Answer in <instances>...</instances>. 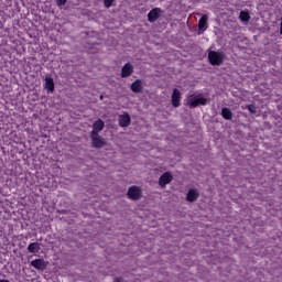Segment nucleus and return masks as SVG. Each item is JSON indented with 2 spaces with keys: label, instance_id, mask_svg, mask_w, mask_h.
<instances>
[{
  "label": "nucleus",
  "instance_id": "f257e3e1",
  "mask_svg": "<svg viewBox=\"0 0 282 282\" xmlns=\"http://www.w3.org/2000/svg\"><path fill=\"white\" fill-rule=\"evenodd\" d=\"M224 58H225L224 52L209 51L208 53V59L212 65H220L221 63H224Z\"/></svg>",
  "mask_w": 282,
  "mask_h": 282
},
{
  "label": "nucleus",
  "instance_id": "f03ea898",
  "mask_svg": "<svg viewBox=\"0 0 282 282\" xmlns=\"http://www.w3.org/2000/svg\"><path fill=\"white\" fill-rule=\"evenodd\" d=\"M128 197L129 199H133L134 202H138L139 199H142V188L140 186H131L128 189Z\"/></svg>",
  "mask_w": 282,
  "mask_h": 282
},
{
  "label": "nucleus",
  "instance_id": "7ed1b4c3",
  "mask_svg": "<svg viewBox=\"0 0 282 282\" xmlns=\"http://www.w3.org/2000/svg\"><path fill=\"white\" fill-rule=\"evenodd\" d=\"M31 265L32 268H35V270L43 272L47 270V265H50V262L45 261V259H35L31 261Z\"/></svg>",
  "mask_w": 282,
  "mask_h": 282
},
{
  "label": "nucleus",
  "instance_id": "20e7f679",
  "mask_svg": "<svg viewBox=\"0 0 282 282\" xmlns=\"http://www.w3.org/2000/svg\"><path fill=\"white\" fill-rule=\"evenodd\" d=\"M44 89H46L47 94H54L55 91L54 78H52V75L50 74L45 75Z\"/></svg>",
  "mask_w": 282,
  "mask_h": 282
},
{
  "label": "nucleus",
  "instance_id": "39448f33",
  "mask_svg": "<svg viewBox=\"0 0 282 282\" xmlns=\"http://www.w3.org/2000/svg\"><path fill=\"white\" fill-rule=\"evenodd\" d=\"M90 138L93 140V147L95 149H102V147H105V144H106L105 138H102L98 134H90Z\"/></svg>",
  "mask_w": 282,
  "mask_h": 282
},
{
  "label": "nucleus",
  "instance_id": "423d86ee",
  "mask_svg": "<svg viewBox=\"0 0 282 282\" xmlns=\"http://www.w3.org/2000/svg\"><path fill=\"white\" fill-rule=\"evenodd\" d=\"M208 102V99L204 97H191L188 99L189 107H199V105H206Z\"/></svg>",
  "mask_w": 282,
  "mask_h": 282
},
{
  "label": "nucleus",
  "instance_id": "0eeeda50",
  "mask_svg": "<svg viewBox=\"0 0 282 282\" xmlns=\"http://www.w3.org/2000/svg\"><path fill=\"white\" fill-rule=\"evenodd\" d=\"M160 14H162V10H160V8L152 9L148 13V21H150V23H155V21L160 19Z\"/></svg>",
  "mask_w": 282,
  "mask_h": 282
},
{
  "label": "nucleus",
  "instance_id": "6e6552de",
  "mask_svg": "<svg viewBox=\"0 0 282 282\" xmlns=\"http://www.w3.org/2000/svg\"><path fill=\"white\" fill-rule=\"evenodd\" d=\"M171 182H173V174L166 172L160 177L159 186L164 188V186H166V184H171Z\"/></svg>",
  "mask_w": 282,
  "mask_h": 282
},
{
  "label": "nucleus",
  "instance_id": "1a4fd4ad",
  "mask_svg": "<svg viewBox=\"0 0 282 282\" xmlns=\"http://www.w3.org/2000/svg\"><path fill=\"white\" fill-rule=\"evenodd\" d=\"M104 129H105V121L98 119V120L93 124L91 135H98V133H100V131H102Z\"/></svg>",
  "mask_w": 282,
  "mask_h": 282
},
{
  "label": "nucleus",
  "instance_id": "9d476101",
  "mask_svg": "<svg viewBox=\"0 0 282 282\" xmlns=\"http://www.w3.org/2000/svg\"><path fill=\"white\" fill-rule=\"evenodd\" d=\"M132 74H133V65H131V63H127L121 69V77L128 78V76H131Z\"/></svg>",
  "mask_w": 282,
  "mask_h": 282
},
{
  "label": "nucleus",
  "instance_id": "9b49d317",
  "mask_svg": "<svg viewBox=\"0 0 282 282\" xmlns=\"http://www.w3.org/2000/svg\"><path fill=\"white\" fill-rule=\"evenodd\" d=\"M131 124V117L129 113H123L119 116V126L120 127H129Z\"/></svg>",
  "mask_w": 282,
  "mask_h": 282
},
{
  "label": "nucleus",
  "instance_id": "f8f14e48",
  "mask_svg": "<svg viewBox=\"0 0 282 282\" xmlns=\"http://www.w3.org/2000/svg\"><path fill=\"white\" fill-rule=\"evenodd\" d=\"M182 97V93H180V89L175 88L173 90L172 95V105L173 107H178L180 106V98Z\"/></svg>",
  "mask_w": 282,
  "mask_h": 282
},
{
  "label": "nucleus",
  "instance_id": "ddd939ff",
  "mask_svg": "<svg viewBox=\"0 0 282 282\" xmlns=\"http://www.w3.org/2000/svg\"><path fill=\"white\" fill-rule=\"evenodd\" d=\"M206 25H208V15L204 14L198 21L199 32H206Z\"/></svg>",
  "mask_w": 282,
  "mask_h": 282
},
{
  "label": "nucleus",
  "instance_id": "4468645a",
  "mask_svg": "<svg viewBox=\"0 0 282 282\" xmlns=\"http://www.w3.org/2000/svg\"><path fill=\"white\" fill-rule=\"evenodd\" d=\"M186 199L187 202H197L199 199V192L197 189H189Z\"/></svg>",
  "mask_w": 282,
  "mask_h": 282
},
{
  "label": "nucleus",
  "instance_id": "2eb2a0df",
  "mask_svg": "<svg viewBox=\"0 0 282 282\" xmlns=\"http://www.w3.org/2000/svg\"><path fill=\"white\" fill-rule=\"evenodd\" d=\"M41 250V245L39 242H31L28 246V251L31 252L32 254H36Z\"/></svg>",
  "mask_w": 282,
  "mask_h": 282
},
{
  "label": "nucleus",
  "instance_id": "dca6fc26",
  "mask_svg": "<svg viewBox=\"0 0 282 282\" xmlns=\"http://www.w3.org/2000/svg\"><path fill=\"white\" fill-rule=\"evenodd\" d=\"M131 89L135 94H139V91H142V82L140 79H138L134 83H132Z\"/></svg>",
  "mask_w": 282,
  "mask_h": 282
},
{
  "label": "nucleus",
  "instance_id": "f3484780",
  "mask_svg": "<svg viewBox=\"0 0 282 282\" xmlns=\"http://www.w3.org/2000/svg\"><path fill=\"white\" fill-rule=\"evenodd\" d=\"M221 115H223V118H225V120H232V111H230V109L223 108Z\"/></svg>",
  "mask_w": 282,
  "mask_h": 282
},
{
  "label": "nucleus",
  "instance_id": "a211bd4d",
  "mask_svg": "<svg viewBox=\"0 0 282 282\" xmlns=\"http://www.w3.org/2000/svg\"><path fill=\"white\" fill-rule=\"evenodd\" d=\"M240 20H242L245 23H248V21H250V13L248 11H241Z\"/></svg>",
  "mask_w": 282,
  "mask_h": 282
},
{
  "label": "nucleus",
  "instance_id": "6ab92c4d",
  "mask_svg": "<svg viewBox=\"0 0 282 282\" xmlns=\"http://www.w3.org/2000/svg\"><path fill=\"white\" fill-rule=\"evenodd\" d=\"M115 0H104L105 8H111L113 6Z\"/></svg>",
  "mask_w": 282,
  "mask_h": 282
},
{
  "label": "nucleus",
  "instance_id": "aec40b11",
  "mask_svg": "<svg viewBox=\"0 0 282 282\" xmlns=\"http://www.w3.org/2000/svg\"><path fill=\"white\" fill-rule=\"evenodd\" d=\"M66 3H67V0H56V6H57L58 8L65 6Z\"/></svg>",
  "mask_w": 282,
  "mask_h": 282
},
{
  "label": "nucleus",
  "instance_id": "412c9836",
  "mask_svg": "<svg viewBox=\"0 0 282 282\" xmlns=\"http://www.w3.org/2000/svg\"><path fill=\"white\" fill-rule=\"evenodd\" d=\"M248 110L250 111V113H257V107L252 105L248 106Z\"/></svg>",
  "mask_w": 282,
  "mask_h": 282
},
{
  "label": "nucleus",
  "instance_id": "4be33fe9",
  "mask_svg": "<svg viewBox=\"0 0 282 282\" xmlns=\"http://www.w3.org/2000/svg\"><path fill=\"white\" fill-rule=\"evenodd\" d=\"M113 282H122V279H116Z\"/></svg>",
  "mask_w": 282,
  "mask_h": 282
},
{
  "label": "nucleus",
  "instance_id": "5701e85b",
  "mask_svg": "<svg viewBox=\"0 0 282 282\" xmlns=\"http://www.w3.org/2000/svg\"><path fill=\"white\" fill-rule=\"evenodd\" d=\"M90 50V52H94L91 48H89Z\"/></svg>",
  "mask_w": 282,
  "mask_h": 282
}]
</instances>
